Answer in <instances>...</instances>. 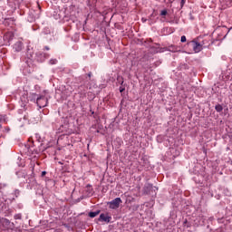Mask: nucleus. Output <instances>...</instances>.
I'll return each mask as SVG.
<instances>
[{
  "label": "nucleus",
  "mask_w": 232,
  "mask_h": 232,
  "mask_svg": "<svg viewBox=\"0 0 232 232\" xmlns=\"http://www.w3.org/2000/svg\"><path fill=\"white\" fill-rule=\"evenodd\" d=\"M180 41H181L182 43H186V41H187L186 36H185V35L181 36Z\"/></svg>",
  "instance_id": "13"
},
{
  "label": "nucleus",
  "mask_w": 232,
  "mask_h": 232,
  "mask_svg": "<svg viewBox=\"0 0 232 232\" xmlns=\"http://www.w3.org/2000/svg\"><path fill=\"white\" fill-rule=\"evenodd\" d=\"M168 51L172 52V53L180 52V47L175 46V45H170L168 47Z\"/></svg>",
  "instance_id": "7"
},
{
  "label": "nucleus",
  "mask_w": 232,
  "mask_h": 232,
  "mask_svg": "<svg viewBox=\"0 0 232 232\" xmlns=\"http://www.w3.org/2000/svg\"><path fill=\"white\" fill-rule=\"evenodd\" d=\"M5 224H10V221L8 219H5Z\"/></svg>",
  "instance_id": "16"
},
{
  "label": "nucleus",
  "mask_w": 232,
  "mask_h": 232,
  "mask_svg": "<svg viewBox=\"0 0 232 232\" xmlns=\"http://www.w3.org/2000/svg\"><path fill=\"white\" fill-rule=\"evenodd\" d=\"M145 189H153V185H151V184H147V185L145 186Z\"/></svg>",
  "instance_id": "10"
},
{
  "label": "nucleus",
  "mask_w": 232,
  "mask_h": 232,
  "mask_svg": "<svg viewBox=\"0 0 232 232\" xmlns=\"http://www.w3.org/2000/svg\"><path fill=\"white\" fill-rule=\"evenodd\" d=\"M49 63L50 64H57V59H51Z\"/></svg>",
  "instance_id": "11"
},
{
  "label": "nucleus",
  "mask_w": 232,
  "mask_h": 232,
  "mask_svg": "<svg viewBox=\"0 0 232 232\" xmlns=\"http://www.w3.org/2000/svg\"><path fill=\"white\" fill-rule=\"evenodd\" d=\"M14 49L15 50V52H21V50L23 49V43L17 42V43L14 45Z\"/></svg>",
  "instance_id": "6"
},
{
  "label": "nucleus",
  "mask_w": 232,
  "mask_h": 232,
  "mask_svg": "<svg viewBox=\"0 0 232 232\" xmlns=\"http://www.w3.org/2000/svg\"><path fill=\"white\" fill-rule=\"evenodd\" d=\"M121 93L124 92V89H120Z\"/></svg>",
  "instance_id": "18"
},
{
  "label": "nucleus",
  "mask_w": 232,
  "mask_h": 232,
  "mask_svg": "<svg viewBox=\"0 0 232 232\" xmlns=\"http://www.w3.org/2000/svg\"><path fill=\"white\" fill-rule=\"evenodd\" d=\"M121 204H122V199H121V198H116L109 202V207L111 209H119Z\"/></svg>",
  "instance_id": "1"
},
{
  "label": "nucleus",
  "mask_w": 232,
  "mask_h": 232,
  "mask_svg": "<svg viewBox=\"0 0 232 232\" xmlns=\"http://www.w3.org/2000/svg\"><path fill=\"white\" fill-rule=\"evenodd\" d=\"M100 211H96V212H90L89 213V217L91 218H95V217H97V215H99Z\"/></svg>",
  "instance_id": "9"
},
{
  "label": "nucleus",
  "mask_w": 232,
  "mask_h": 232,
  "mask_svg": "<svg viewBox=\"0 0 232 232\" xmlns=\"http://www.w3.org/2000/svg\"><path fill=\"white\" fill-rule=\"evenodd\" d=\"M36 104L39 108H44L48 105V98L40 96L36 99Z\"/></svg>",
  "instance_id": "2"
},
{
  "label": "nucleus",
  "mask_w": 232,
  "mask_h": 232,
  "mask_svg": "<svg viewBox=\"0 0 232 232\" xmlns=\"http://www.w3.org/2000/svg\"><path fill=\"white\" fill-rule=\"evenodd\" d=\"M88 77H89V79H90V77H92V72L88 73Z\"/></svg>",
  "instance_id": "17"
},
{
  "label": "nucleus",
  "mask_w": 232,
  "mask_h": 232,
  "mask_svg": "<svg viewBox=\"0 0 232 232\" xmlns=\"http://www.w3.org/2000/svg\"><path fill=\"white\" fill-rule=\"evenodd\" d=\"M185 4H186V0H181V6H184Z\"/></svg>",
  "instance_id": "14"
},
{
  "label": "nucleus",
  "mask_w": 232,
  "mask_h": 232,
  "mask_svg": "<svg viewBox=\"0 0 232 232\" xmlns=\"http://www.w3.org/2000/svg\"><path fill=\"white\" fill-rule=\"evenodd\" d=\"M168 14V11L166 10H162L160 13V15H167Z\"/></svg>",
  "instance_id": "12"
},
{
  "label": "nucleus",
  "mask_w": 232,
  "mask_h": 232,
  "mask_svg": "<svg viewBox=\"0 0 232 232\" xmlns=\"http://www.w3.org/2000/svg\"><path fill=\"white\" fill-rule=\"evenodd\" d=\"M48 57H50V54L48 53H37V58H38V61H40V63H43V61H44L45 59H48Z\"/></svg>",
  "instance_id": "4"
},
{
  "label": "nucleus",
  "mask_w": 232,
  "mask_h": 232,
  "mask_svg": "<svg viewBox=\"0 0 232 232\" xmlns=\"http://www.w3.org/2000/svg\"><path fill=\"white\" fill-rule=\"evenodd\" d=\"M44 175H46V171L42 172V177H44Z\"/></svg>",
  "instance_id": "15"
},
{
  "label": "nucleus",
  "mask_w": 232,
  "mask_h": 232,
  "mask_svg": "<svg viewBox=\"0 0 232 232\" xmlns=\"http://www.w3.org/2000/svg\"><path fill=\"white\" fill-rule=\"evenodd\" d=\"M44 48H45L46 50H50V47H48V46H45Z\"/></svg>",
  "instance_id": "19"
},
{
  "label": "nucleus",
  "mask_w": 232,
  "mask_h": 232,
  "mask_svg": "<svg viewBox=\"0 0 232 232\" xmlns=\"http://www.w3.org/2000/svg\"><path fill=\"white\" fill-rule=\"evenodd\" d=\"M192 48L196 53L202 52V44H198V42H192Z\"/></svg>",
  "instance_id": "3"
},
{
  "label": "nucleus",
  "mask_w": 232,
  "mask_h": 232,
  "mask_svg": "<svg viewBox=\"0 0 232 232\" xmlns=\"http://www.w3.org/2000/svg\"><path fill=\"white\" fill-rule=\"evenodd\" d=\"M215 110H216V111L220 113V111H222V110H224V108L222 107V105L218 104V105L215 106Z\"/></svg>",
  "instance_id": "8"
},
{
  "label": "nucleus",
  "mask_w": 232,
  "mask_h": 232,
  "mask_svg": "<svg viewBox=\"0 0 232 232\" xmlns=\"http://www.w3.org/2000/svg\"><path fill=\"white\" fill-rule=\"evenodd\" d=\"M99 220H101L102 222H107L110 223V220H111V218L106 214H101Z\"/></svg>",
  "instance_id": "5"
}]
</instances>
